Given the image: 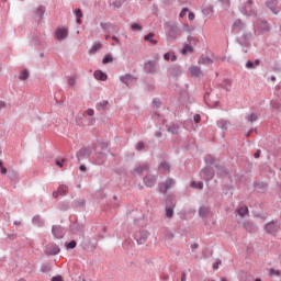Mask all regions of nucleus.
Wrapping results in <instances>:
<instances>
[{
  "label": "nucleus",
  "mask_w": 281,
  "mask_h": 281,
  "mask_svg": "<svg viewBox=\"0 0 281 281\" xmlns=\"http://www.w3.org/2000/svg\"><path fill=\"white\" fill-rule=\"evenodd\" d=\"M164 27L166 30L168 41L175 43L177 41V36H181V29L176 22H165Z\"/></svg>",
  "instance_id": "nucleus-1"
},
{
  "label": "nucleus",
  "mask_w": 281,
  "mask_h": 281,
  "mask_svg": "<svg viewBox=\"0 0 281 281\" xmlns=\"http://www.w3.org/2000/svg\"><path fill=\"white\" fill-rule=\"evenodd\" d=\"M263 229L269 236H278V232L281 229V223L278 220H272L265 224Z\"/></svg>",
  "instance_id": "nucleus-2"
},
{
  "label": "nucleus",
  "mask_w": 281,
  "mask_h": 281,
  "mask_svg": "<svg viewBox=\"0 0 281 281\" xmlns=\"http://www.w3.org/2000/svg\"><path fill=\"white\" fill-rule=\"evenodd\" d=\"M168 74L175 80H179V78H181V76L183 75V68L178 64H172L168 67Z\"/></svg>",
  "instance_id": "nucleus-3"
},
{
  "label": "nucleus",
  "mask_w": 281,
  "mask_h": 281,
  "mask_svg": "<svg viewBox=\"0 0 281 281\" xmlns=\"http://www.w3.org/2000/svg\"><path fill=\"white\" fill-rule=\"evenodd\" d=\"M177 181L172 178H168L165 182H160L158 184V192H161V194H168V190L170 188H175Z\"/></svg>",
  "instance_id": "nucleus-4"
},
{
  "label": "nucleus",
  "mask_w": 281,
  "mask_h": 281,
  "mask_svg": "<svg viewBox=\"0 0 281 281\" xmlns=\"http://www.w3.org/2000/svg\"><path fill=\"white\" fill-rule=\"evenodd\" d=\"M266 8L271 10L273 14H280L281 12V0H267Z\"/></svg>",
  "instance_id": "nucleus-5"
},
{
  "label": "nucleus",
  "mask_w": 281,
  "mask_h": 281,
  "mask_svg": "<svg viewBox=\"0 0 281 281\" xmlns=\"http://www.w3.org/2000/svg\"><path fill=\"white\" fill-rule=\"evenodd\" d=\"M175 207H177V200L173 198H169L167 200V206H166V216L167 218H172L175 216Z\"/></svg>",
  "instance_id": "nucleus-6"
},
{
  "label": "nucleus",
  "mask_w": 281,
  "mask_h": 281,
  "mask_svg": "<svg viewBox=\"0 0 281 281\" xmlns=\"http://www.w3.org/2000/svg\"><path fill=\"white\" fill-rule=\"evenodd\" d=\"M144 71L145 74H148L149 76H154L157 74V61L155 60H148L144 64Z\"/></svg>",
  "instance_id": "nucleus-7"
},
{
  "label": "nucleus",
  "mask_w": 281,
  "mask_h": 281,
  "mask_svg": "<svg viewBox=\"0 0 281 281\" xmlns=\"http://www.w3.org/2000/svg\"><path fill=\"white\" fill-rule=\"evenodd\" d=\"M91 147H82L77 153V159L78 161H82V159H89L92 155Z\"/></svg>",
  "instance_id": "nucleus-8"
},
{
  "label": "nucleus",
  "mask_w": 281,
  "mask_h": 281,
  "mask_svg": "<svg viewBox=\"0 0 281 281\" xmlns=\"http://www.w3.org/2000/svg\"><path fill=\"white\" fill-rule=\"evenodd\" d=\"M120 81L127 87V89H131V85L133 82H137V77L131 75V74H125L120 77Z\"/></svg>",
  "instance_id": "nucleus-9"
},
{
  "label": "nucleus",
  "mask_w": 281,
  "mask_h": 281,
  "mask_svg": "<svg viewBox=\"0 0 281 281\" xmlns=\"http://www.w3.org/2000/svg\"><path fill=\"white\" fill-rule=\"evenodd\" d=\"M148 236L149 234L147 231H139L135 233L134 238L137 245H145L146 240H148Z\"/></svg>",
  "instance_id": "nucleus-10"
},
{
  "label": "nucleus",
  "mask_w": 281,
  "mask_h": 281,
  "mask_svg": "<svg viewBox=\"0 0 281 281\" xmlns=\"http://www.w3.org/2000/svg\"><path fill=\"white\" fill-rule=\"evenodd\" d=\"M52 234L54 238L60 240L61 238H65V228L60 225H53Z\"/></svg>",
  "instance_id": "nucleus-11"
},
{
  "label": "nucleus",
  "mask_w": 281,
  "mask_h": 281,
  "mask_svg": "<svg viewBox=\"0 0 281 281\" xmlns=\"http://www.w3.org/2000/svg\"><path fill=\"white\" fill-rule=\"evenodd\" d=\"M69 36V30H67L66 27H58L55 31V38H57V41H65V38H67Z\"/></svg>",
  "instance_id": "nucleus-12"
},
{
  "label": "nucleus",
  "mask_w": 281,
  "mask_h": 281,
  "mask_svg": "<svg viewBox=\"0 0 281 281\" xmlns=\"http://www.w3.org/2000/svg\"><path fill=\"white\" fill-rule=\"evenodd\" d=\"M44 254L45 256H58L60 254V247H58L56 244H53L45 249Z\"/></svg>",
  "instance_id": "nucleus-13"
},
{
  "label": "nucleus",
  "mask_w": 281,
  "mask_h": 281,
  "mask_svg": "<svg viewBox=\"0 0 281 281\" xmlns=\"http://www.w3.org/2000/svg\"><path fill=\"white\" fill-rule=\"evenodd\" d=\"M81 247L86 251H93V249H95V244L91 243V238L83 237V239L81 241Z\"/></svg>",
  "instance_id": "nucleus-14"
},
{
  "label": "nucleus",
  "mask_w": 281,
  "mask_h": 281,
  "mask_svg": "<svg viewBox=\"0 0 281 281\" xmlns=\"http://www.w3.org/2000/svg\"><path fill=\"white\" fill-rule=\"evenodd\" d=\"M191 78H201L203 77V70L199 66L189 67Z\"/></svg>",
  "instance_id": "nucleus-15"
},
{
  "label": "nucleus",
  "mask_w": 281,
  "mask_h": 281,
  "mask_svg": "<svg viewBox=\"0 0 281 281\" xmlns=\"http://www.w3.org/2000/svg\"><path fill=\"white\" fill-rule=\"evenodd\" d=\"M244 229L248 232V234H256L258 232V225H256L254 222H244Z\"/></svg>",
  "instance_id": "nucleus-16"
},
{
  "label": "nucleus",
  "mask_w": 281,
  "mask_h": 281,
  "mask_svg": "<svg viewBox=\"0 0 281 281\" xmlns=\"http://www.w3.org/2000/svg\"><path fill=\"white\" fill-rule=\"evenodd\" d=\"M70 232L74 234H82V232H85V225L79 222H75L70 225Z\"/></svg>",
  "instance_id": "nucleus-17"
},
{
  "label": "nucleus",
  "mask_w": 281,
  "mask_h": 281,
  "mask_svg": "<svg viewBox=\"0 0 281 281\" xmlns=\"http://www.w3.org/2000/svg\"><path fill=\"white\" fill-rule=\"evenodd\" d=\"M147 91H155V79L153 77H147L143 80Z\"/></svg>",
  "instance_id": "nucleus-18"
},
{
  "label": "nucleus",
  "mask_w": 281,
  "mask_h": 281,
  "mask_svg": "<svg viewBox=\"0 0 281 281\" xmlns=\"http://www.w3.org/2000/svg\"><path fill=\"white\" fill-rule=\"evenodd\" d=\"M93 76L95 80H100L101 82H106V80L109 79V75H106V72L102 70H95Z\"/></svg>",
  "instance_id": "nucleus-19"
},
{
  "label": "nucleus",
  "mask_w": 281,
  "mask_h": 281,
  "mask_svg": "<svg viewBox=\"0 0 281 281\" xmlns=\"http://www.w3.org/2000/svg\"><path fill=\"white\" fill-rule=\"evenodd\" d=\"M143 180L147 188H153L155 187V183H157V177L155 176H151V177L145 176Z\"/></svg>",
  "instance_id": "nucleus-20"
},
{
  "label": "nucleus",
  "mask_w": 281,
  "mask_h": 281,
  "mask_svg": "<svg viewBox=\"0 0 281 281\" xmlns=\"http://www.w3.org/2000/svg\"><path fill=\"white\" fill-rule=\"evenodd\" d=\"M170 168L171 166L168 164V161H161L158 166V171L164 175L165 172H170Z\"/></svg>",
  "instance_id": "nucleus-21"
},
{
  "label": "nucleus",
  "mask_w": 281,
  "mask_h": 281,
  "mask_svg": "<svg viewBox=\"0 0 281 281\" xmlns=\"http://www.w3.org/2000/svg\"><path fill=\"white\" fill-rule=\"evenodd\" d=\"M33 225H36L37 227H44L45 225V220L41 217V215H35L32 218Z\"/></svg>",
  "instance_id": "nucleus-22"
},
{
  "label": "nucleus",
  "mask_w": 281,
  "mask_h": 281,
  "mask_svg": "<svg viewBox=\"0 0 281 281\" xmlns=\"http://www.w3.org/2000/svg\"><path fill=\"white\" fill-rule=\"evenodd\" d=\"M202 172L205 177H207V181H212V179H214V171H212V168L210 167H204L202 169Z\"/></svg>",
  "instance_id": "nucleus-23"
},
{
  "label": "nucleus",
  "mask_w": 281,
  "mask_h": 281,
  "mask_svg": "<svg viewBox=\"0 0 281 281\" xmlns=\"http://www.w3.org/2000/svg\"><path fill=\"white\" fill-rule=\"evenodd\" d=\"M215 168H217L216 170V175L217 177H227V175H229V172L227 171V168L223 167V166H215Z\"/></svg>",
  "instance_id": "nucleus-24"
},
{
  "label": "nucleus",
  "mask_w": 281,
  "mask_h": 281,
  "mask_svg": "<svg viewBox=\"0 0 281 281\" xmlns=\"http://www.w3.org/2000/svg\"><path fill=\"white\" fill-rule=\"evenodd\" d=\"M167 132L171 135H179V124L173 123L169 126H167Z\"/></svg>",
  "instance_id": "nucleus-25"
},
{
  "label": "nucleus",
  "mask_w": 281,
  "mask_h": 281,
  "mask_svg": "<svg viewBox=\"0 0 281 281\" xmlns=\"http://www.w3.org/2000/svg\"><path fill=\"white\" fill-rule=\"evenodd\" d=\"M95 109L97 111H109V102L103 100L102 102L97 103Z\"/></svg>",
  "instance_id": "nucleus-26"
},
{
  "label": "nucleus",
  "mask_w": 281,
  "mask_h": 281,
  "mask_svg": "<svg viewBox=\"0 0 281 281\" xmlns=\"http://www.w3.org/2000/svg\"><path fill=\"white\" fill-rule=\"evenodd\" d=\"M257 67H260V59L248 60L246 63V69H256Z\"/></svg>",
  "instance_id": "nucleus-27"
},
{
  "label": "nucleus",
  "mask_w": 281,
  "mask_h": 281,
  "mask_svg": "<svg viewBox=\"0 0 281 281\" xmlns=\"http://www.w3.org/2000/svg\"><path fill=\"white\" fill-rule=\"evenodd\" d=\"M237 214L241 216V218H245L247 214H249V207L247 205L240 206L236 210Z\"/></svg>",
  "instance_id": "nucleus-28"
},
{
  "label": "nucleus",
  "mask_w": 281,
  "mask_h": 281,
  "mask_svg": "<svg viewBox=\"0 0 281 281\" xmlns=\"http://www.w3.org/2000/svg\"><path fill=\"white\" fill-rule=\"evenodd\" d=\"M146 43H151V45H157V40H155V33L150 32L144 36Z\"/></svg>",
  "instance_id": "nucleus-29"
},
{
  "label": "nucleus",
  "mask_w": 281,
  "mask_h": 281,
  "mask_svg": "<svg viewBox=\"0 0 281 281\" xmlns=\"http://www.w3.org/2000/svg\"><path fill=\"white\" fill-rule=\"evenodd\" d=\"M102 49V43L95 42L92 47L89 49V54H98Z\"/></svg>",
  "instance_id": "nucleus-30"
},
{
  "label": "nucleus",
  "mask_w": 281,
  "mask_h": 281,
  "mask_svg": "<svg viewBox=\"0 0 281 281\" xmlns=\"http://www.w3.org/2000/svg\"><path fill=\"white\" fill-rule=\"evenodd\" d=\"M94 229H100L101 232L98 233V238H104V235L106 234V226L97 224L94 226Z\"/></svg>",
  "instance_id": "nucleus-31"
},
{
  "label": "nucleus",
  "mask_w": 281,
  "mask_h": 281,
  "mask_svg": "<svg viewBox=\"0 0 281 281\" xmlns=\"http://www.w3.org/2000/svg\"><path fill=\"white\" fill-rule=\"evenodd\" d=\"M222 89H225V91H229L232 89V79H224L221 82Z\"/></svg>",
  "instance_id": "nucleus-32"
},
{
  "label": "nucleus",
  "mask_w": 281,
  "mask_h": 281,
  "mask_svg": "<svg viewBox=\"0 0 281 281\" xmlns=\"http://www.w3.org/2000/svg\"><path fill=\"white\" fill-rule=\"evenodd\" d=\"M207 214H210V209H207L206 206H200L199 209L200 218H205Z\"/></svg>",
  "instance_id": "nucleus-33"
},
{
  "label": "nucleus",
  "mask_w": 281,
  "mask_h": 281,
  "mask_svg": "<svg viewBox=\"0 0 281 281\" xmlns=\"http://www.w3.org/2000/svg\"><path fill=\"white\" fill-rule=\"evenodd\" d=\"M192 52H194V47H192V45L190 44H184V46L181 49L182 56H186V54L188 53L192 54Z\"/></svg>",
  "instance_id": "nucleus-34"
},
{
  "label": "nucleus",
  "mask_w": 281,
  "mask_h": 281,
  "mask_svg": "<svg viewBox=\"0 0 281 281\" xmlns=\"http://www.w3.org/2000/svg\"><path fill=\"white\" fill-rule=\"evenodd\" d=\"M57 192L59 193V196H65V195H67V192H69V188H67V186H65V184H61L57 189Z\"/></svg>",
  "instance_id": "nucleus-35"
},
{
  "label": "nucleus",
  "mask_w": 281,
  "mask_h": 281,
  "mask_svg": "<svg viewBox=\"0 0 281 281\" xmlns=\"http://www.w3.org/2000/svg\"><path fill=\"white\" fill-rule=\"evenodd\" d=\"M65 247H66V249H76V247H78V241H76V239L66 241Z\"/></svg>",
  "instance_id": "nucleus-36"
},
{
  "label": "nucleus",
  "mask_w": 281,
  "mask_h": 281,
  "mask_svg": "<svg viewBox=\"0 0 281 281\" xmlns=\"http://www.w3.org/2000/svg\"><path fill=\"white\" fill-rule=\"evenodd\" d=\"M218 128H222V131H227V126H229V122L225 120L217 121Z\"/></svg>",
  "instance_id": "nucleus-37"
},
{
  "label": "nucleus",
  "mask_w": 281,
  "mask_h": 281,
  "mask_svg": "<svg viewBox=\"0 0 281 281\" xmlns=\"http://www.w3.org/2000/svg\"><path fill=\"white\" fill-rule=\"evenodd\" d=\"M190 187L195 190H203V181H191Z\"/></svg>",
  "instance_id": "nucleus-38"
},
{
  "label": "nucleus",
  "mask_w": 281,
  "mask_h": 281,
  "mask_svg": "<svg viewBox=\"0 0 281 281\" xmlns=\"http://www.w3.org/2000/svg\"><path fill=\"white\" fill-rule=\"evenodd\" d=\"M100 26H101V29L104 30L105 32H109V30H111V27H115V25H113V23H111V22H106V23L101 22V23H100Z\"/></svg>",
  "instance_id": "nucleus-39"
},
{
  "label": "nucleus",
  "mask_w": 281,
  "mask_h": 281,
  "mask_svg": "<svg viewBox=\"0 0 281 281\" xmlns=\"http://www.w3.org/2000/svg\"><path fill=\"white\" fill-rule=\"evenodd\" d=\"M212 63H214V61L210 57H201L199 59L200 65H212Z\"/></svg>",
  "instance_id": "nucleus-40"
},
{
  "label": "nucleus",
  "mask_w": 281,
  "mask_h": 281,
  "mask_svg": "<svg viewBox=\"0 0 281 281\" xmlns=\"http://www.w3.org/2000/svg\"><path fill=\"white\" fill-rule=\"evenodd\" d=\"M35 14H36L37 16H40V21H41V19H43V16L45 15V7L40 5V7L36 9Z\"/></svg>",
  "instance_id": "nucleus-41"
},
{
  "label": "nucleus",
  "mask_w": 281,
  "mask_h": 281,
  "mask_svg": "<svg viewBox=\"0 0 281 281\" xmlns=\"http://www.w3.org/2000/svg\"><path fill=\"white\" fill-rule=\"evenodd\" d=\"M52 271V266L49 263H43L41 266L42 273H49Z\"/></svg>",
  "instance_id": "nucleus-42"
},
{
  "label": "nucleus",
  "mask_w": 281,
  "mask_h": 281,
  "mask_svg": "<svg viewBox=\"0 0 281 281\" xmlns=\"http://www.w3.org/2000/svg\"><path fill=\"white\" fill-rule=\"evenodd\" d=\"M109 63H113V55L106 54L102 59V65H109Z\"/></svg>",
  "instance_id": "nucleus-43"
},
{
  "label": "nucleus",
  "mask_w": 281,
  "mask_h": 281,
  "mask_svg": "<svg viewBox=\"0 0 281 281\" xmlns=\"http://www.w3.org/2000/svg\"><path fill=\"white\" fill-rule=\"evenodd\" d=\"M241 40L244 45H248V43L251 41V33H244Z\"/></svg>",
  "instance_id": "nucleus-44"
},
{
  "label": "nucleus",
  "mask_w": 281,
  "mask_h": 281,
  "mask_svg": "<svg viewBox=\"0 0 281 281\" xmlns=\"http://www.w3.org/2000/svg\"><path fill=\"white\" fill-rule=\"evenodd\" d=\"M125 3H126V0H115L112 2V5L113 8H116L117 10H120V8Z\"/></svg>",
  "instance_id": "nucleus-45"
},
{
  "label": "nucleus",
  "mask_w": 281,
  "mask_h": 281,
  "mask_svg": "<svg viewBox=\"0 0 281 281\" xmlns=\"http://www.w3.org/2000/svg\"><path fill=\"white\" fill-rule=\"evenodd\" d=\"M27 78H30V71L27 69L22 70L19 80H27Z\"/></svg>",
  "instance_id": "nucleus-46"
},
{
  "label": "nucleus",
  "mask_w": 281,
  "mask_h": 281,
  "mask_svg": "<svg viewBox=\"0 0 281 281\" xmlns=\"http://www.w3.org/2000/svg\"><path fill=\"white\" fill-rule=\"evenodd\" d=\"M205 164L206 166H214V164H216V158L212 156H206Z\"/></svg>",
  "instance_id": "nucleus-47"
},
{
  "label": "nucleus",
  "mask_w": 281,
  "mask_h": 281,
  "mask_svg": "<svg viewBox=\"0 0 281 281\" xmlns=\"http://www.w3.org/2000/svg\"><path fill=\"white\" fill-rule=\"evenodd\" d=\"M87 201L82 199L75 200V207H85Z\"/></svg>",
  "instance_id": "nucleus-48"
},
{
  "label": "nucleus",
  "mask_w": 281,
  "mask_h": 281,
  "mask_svg": "<svg viewBox=\"0 0 281 281\" xmlns=\"http://www.w3.org/2000/svg\"><path fill=\"white\" fill-rule=\"evenodd\" d=\"M148 168V166L147 165H143V166H140V167H136L135 169H134V172H137V175H142L143 172H146V169Z\"/></svg>",
  "instance_id": "nucleus-49"
},
{
  "label": "nucleus",
  "mask_w": 281,
  "mask_h": 281,
  "mask_svg": "<svg viewBox=\"0 0 281 281\" xmlns=\"http://www.w3.org/2000/svg\"><path fill=\"white\" fill-rule=\"evenodd\" d=\"M131 30H132V32H142L143 26L140 24H138V23H133L131 25Z\"/></svg>",
  "instance_id": "nucleus-50"
},
{
  "label": "nucleus",
  "mask_w": 281,
  "mask_h": 281,
  "mask_svg": "<svg viewBox=\"0 0 281 281\" xmlns=\"http://www.w3.org/2000/svg\"><path fill=\"white\" fill-rule=\"evenodd\" d=\"M104 159H106V154L104 151H101L98 154V164H104Z\"/></svg>",
  "instance_id": "nucleus-51"
},
{
  "label": "nucleus",
  "mask_w": 281,
  "mask_h": 281,
  "mask_svg": "<svg viewBox=\"0 0 281 281\" xmlns=\"http://www.w3.org/2000/svg\"><path fill=\"white\" fill-rule=\"evenodd\" d=\"M220 3H222L224 10H227L232 5V1L229 0H218Z\"/></svg>",
  "instance_id": "nucleus-52"
},
{
  "label": "nucleus",
  "mask_w": 281,
  "mask_h": 281,
  "mask_svg": "<svg viewBox=\"0 0 281 281\" xmlns=\"http://www.w3.org/2000/svg\"><path fill=\"white\" fill-rule=\"evenodd\" d=\"M188 43H190V45H196L199 43V37H192V36H188L187 37Z\"/></svg>",
  "instance_id": "nucleus-53"
},
{
  "label": "nucleus",
  "mask_w": 281,
  "mask_h": 281,
  "mask_svg": "<svg viewBox=\"0 0 281 281\" xmlns=\"http://www.w3.org/2000/svg\"><path fill=\"white\" fill-rule=\"evenodd\" d=\"M254 188H258L259 190H263V188H267V183L255 181L254 182Z\"/></svg>",
  "instance_id": "nucleus-54"
},
{
  "label": "nucleus",
  "mask_w": 281,
  "mask_h": 281,
  "mask_svg": "<svg viewBox=\"0 0 281 281\" xmlns=\"http://www.w3.org/2000/svg\"><path fill=\"white\" fill-rule=\"evenodd\" d=\"M144 148H146V144H144L143 140H139V142L136 144V150H138V153H142V150H144Z\"/></svg>",
  "instance_id": "nucleus-55"
},
{
  "label": "nucleus",
  "mask_w": 281,
  "mask_h": 281,
  "mask_svg": "<svg viewBox=\"0 0 281 281\" xmlns=\"http://www.w3.org/2000/svg\"><path fill=\"white\" fill-rule=\"evenodd\" d=\"M55 164L58 166V168H63L65 164H67V159L63 158L61 160H56Z\"/></svg>",
  "instance_id": "nucleus-56"
},
{
  "label": "nucleus",
  "mask_w": 281,
  "mask_h": 281,
  "mask_svg": "<svg viewBox=\"0 0 281 281\" xmlns=\"http://www.w3.org/2000/svg\"><path fill=\"white\" fill-rule=\"evenodd\" d=\"M8 172V168L3 166V160H0V175H5Z\"/></svg>",
  "instance_id": "nucleus-57"
},
{
  "label": "nucleus",
  "mask_w": 281,
  "mask_h": 281,
  "mask_svg": "<svg viewBox=\"0 0 281 281\" xmlns=\"http://www.w3.org/2000/svg\"><path fill=\"white\" fill-rule=\"evenodd\" d=\"M75 16H76V19H82V16H85L82 13V9H76Z\"/></svg>",
  "instance_id": "nucleus-58"
},
{
  "label": "nucleus",
  "mask_w": 281,
  "mask_h": 281,
  "mask_svg": "<svg viewBox=\"0 0 281 281\" xmlns=\"http://www.w3.org/2000/svg\"><path fill=\"white\" fill-rule=\"evenodd\" d=\"M123 246L126 249H132L133 248V241L131 239H127V240L124 241Z\"/></svg>",
  "instance_id": "nucleus-59"
},
{
  "label": "nucleus",
  "mask_w": 281,
  "mask_h": 281,
  "mask_svg": "<svg viewBox=\"0 0 281 281\" xmlns=\"http://www.w3.org/2000/svg\"><path fill=\"white\" fill-rule=\"evenodd\" d=\"M258 120V115H256V113H251L248 117L247 121L248 122H256Z\"/></svg>",
  "instance_id": "nucleus-60"
},
{
  "label": "nucleus",
  "mask_w": 281,
  "mask_h": 281,
  "mask_svg": "<svg viewBox=\"0 0 281 281\" xmlns=\"http://www.w3.org/2000/svg\"><path fill=\"white\" fill-rule=\"evenodd\" d=\"M270 276H271V277H273V276L280 277V276H281V271L271 268V269H270Z\"/></svg>",
  "instance_id": "nucleus-61"
},
{
  "label": "nucleus",
  "mask_w": 281,
  "mask_h": 281,
  "mask_svg": "<svg viewBox=\"0 0 281 281\" xmlns=\"http://www.w3.org/2000/svg\"><path fill=\"white\" fill-rule=\"evenodd\" d=\"M101 150H109V143H105V142H101L99 144Z\"/></svg>",
  "instance_id": "nucleus-62"
},
{
  "label": "nucleus",
  "mask_w": 281,
  "mask_h": 281,
  "mask_svg": "<svg viewBox=\"0 0 281 281\" xmlns=\"http://www.w3.org/2000/svg\"><path fill=\"white\" fill-rule=\"evenodd\" d=\"M165 238L166 240H172V238H175V234L170 233V232H167L165 234Z\"/></svg>",
  "instance_id": "nucleus-63"
},
{
  "label": "nucleus",
  "mask_w": 281,
  "mask_h": 281,
  "mask_svg": "<svg viewBox=\"0 0 281 281\" xmlns=\"http://www.w3.org/2000/svg\"><path fill=\"white\" fill-rule=\"evenodd\" d=\"M50 281H65V280L63 279V276L58 274V276L53 277L50 279Z\"/></svg>",
  "instance_id": "nucleus-64"
}]
</instances>
